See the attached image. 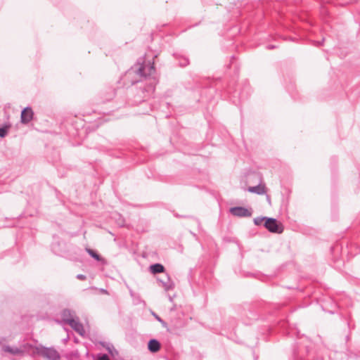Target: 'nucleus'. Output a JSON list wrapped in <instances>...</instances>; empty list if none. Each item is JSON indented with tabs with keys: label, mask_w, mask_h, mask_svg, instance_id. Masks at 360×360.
<instances>
[{
	"label": "nucleus",
	"mask_w": 360,
	"mask_h": 360,
	"mask_svg": "<svg viewBox=\"0 0 360 360\" xmlns=\"http://www.w3.org/2000/svg\"><path fill=\"white\" fill-rule=\"evenodd\" d=\"M155 71L153 63H149L148 64L137 63L126 72L125 77L130 79L135 76L136 77L131 80V84H134L139 82L142 78L153 75Z\"/></svg>",
	"instance_id": "obj_2"
},
{
	"label": "nucleus",
	"mask_w": 360,
	"mask_h": 360,
	"mask_svg": "<svg viewBox=\"0 0 360 360\" xmlns=\"http://www.w3.org/2000/svg\"><path fill=\"white\" fill-rule=\"evenodd\" d=\"M58 158V155H57V156L54 158V161H56Z\"/></svg>",
	"instance_id": "obj_31"
},
{
	"label": "nucleus",
	"mask_w": 360,
	"mask_h": 360,
	"mask_svg": "<svg viewBox=\"0 0 360 360\" xmlns=\"http://www.w3.org/2000/svg\"><path fill=\"white\" fill-rule=\"evenodd\" d=\"M100 345H101L103 347H105L106 349V350L110 353L112 355L113 354L112 353V351H115L116 352V350L114 348V346L110 343V342H103V341H101L100 342Z\"/></svg>",
	"instance_id": "obj_17"
},
{
	"label": "nucleus",
	"mask_w": 360,
	"mask_h": 360,
	"mask_svg": "<svg viewBox=\"0 0 360 360\" xmlns=\"http://www.w3.org/2000/svg\"><path fill=\"white\" fill-rule=\"evenodd\" d=\"M129 292H130V295H131L133 298H135L136 295H135V293H134L131 290L129 291Z\"/></svg>",
	"instance_id": "obj_24"
},
{
	"label": "nucleus",
	"mask_w": 360,
	"mask_h": 360,
	"mask_svg": "<svg viewBox=\"0 0 360 360\" xmlns=\"http://www.w3.org/2000/svg\"><path fill=\"white\" fill-rule=\"evenodd\" d=\"M37 353L47 360H60V356L54 347H46L42 345L36 347Z\"/></svg>",
	"instance_id": "obj_3"
},
{
	"label": "nucleus",
	"mask_w": 360,
	"mask_h": 360,
	"mask_svg": "<svg viewBox=\"0 0 360 360\" xmlns=\"http://www.w3.org/2000/svg\"><path fill=\"white\" fill-rule=\"evenodd\" d=\"M60 315H61L62 321L66 324H68V320H72L74 319L73 315H72V311L71 310H70L69 309H64L61 311Z\"/></svg>",
	"instance_id": "obj_13"
},
{
	"label": "nucleus",
	"mask_w": 360,
	"mask_h": 360,
	"mask_svg": "<svg viewBox=\"0 0 360 360\" xmlns=\"http://www.w3.org/2000/svg\"><path fill=\"white\" fill-rule=\"evenodd\" d=\"M149 269L150 272L153 274L163 273L165 271V266L160 263L151 264Z\"/></svg>",
	"instance_id": "obj_15"
},
{
	"label": "nucleus",
	"mask_w": 360,
	"mask_h": 360,
	"mask_svg": "<svg viewBox=\"0 0 360 360\" xmlns=\"http://www.w3.org/2000/svg\"><path fill=\"white\" fill-rule=\"evenodd\" d=\"M267 201H269V203L271 202L270 198H269V196H268V195H267Z\"/></svg>",
	"instance_id": "obj_30"
},
{
	"label": "nucleus",
	"mask_w": 360,
	"mask_h": 360,
	"mask_svg": "<svg viewBox=\"0 0 360 360\" xmlns=\"http://www.w3.org/2000/svg\"><path fill=\"white\" fill-rule=\"evenodd\" d=\"M264 226L271 233H281L283 231L282 224L275 218L266 217Z\"/></svg>",
	"instance_id": "obj_4"
},
{
	"label": "nucleus",
	"mask_w": 360,
	"mask_h": 360,
	"mask_svg": "<svg viewBox=\"0 0 360 360\" xmlns=\"http://www.w3.org/2000/svg\"><path fill=\"white\" fill-rule=\"evenodd\" d=\"M248 191L250 193H256L258 195H263L266 192V188L264 186L259 184L255 186L248 187Z\"/></svg>",
	"instance_id": "obj_14"
},
{
	"label": "nucleus",
	"mask_w": 360,
	"mask_h": 360,
	"mask_svg": "<svg viewBox=\"0 0 360 360\" xmlns=\"http://www.w3.org/2000/svg\"><path fill=\"white\" fill-rule=\"evenodd\" d=\"M158 281L160 282L162 284V286L164 288V289L166 291H168L169 290H172L174 287V283L169 276V275L166 276V280H162L158 278Z\"/></svg>",
	"instance_id": "obj_12"
},
{
	"label": "nucleus",
	"mask_w": 360,
	"mask_h": 360,
	"mask_svg": "<svg viewBox=\"0 0 360 360\" xmlns=\"http://www.w3.org/2000/svg\"><path fill=\"white\" fill-rule=\"evenodd\" d=\"M3 349L4 352H8L11 354H13V355H18V354H23V351L17 347H10L9 345H6L3 347Z\"/></svg>",
	"instance_id": "obj_16"
},
{
	"label": "nucleus",
	"mask_w": 360,
	"mask_h": 360,
	"mask_svg": "<svg viewBox=\"0 0 360 360\" xmlns=\"http://www.w3.org/2000/svg\"><path fill=\"white\" fill-rule=\"evenodd\" d=\"M328 312H329V313H330V314H333V313H334V312H333V311H328Z\"/></svg>",
	"instance_id": "obj_32"
},
{
	"label": "nucleus",
	"mask_w": 360,
	"mask_h": 360,
	"mask_svg": "<svg viewBox=\"0 0 360 360\" xmlns=\"http://www.w3.org/2000/svg\"><path fill=\"white\" fill-rule=\"evenodd\" d=\"M188 63V60H185V61H183V64H181V65H186Z\"/></svg>",
	"instance_id": "obj_25"
},
{
	"label": "nucleus",
	"mask_w": 360,
	"mask_h": 360,
	"mask_svg": "<svg viewBox=\"0 0 360 360\" xmlns=\"http://www.w3.org/2000/svg\"><path fill=\"white\" fill-rule=\"evenodd\" d=\"M100 291H101L102 293H104V294H107V293H108L107 290L103 289V288H101V289H100Z\"/></svg>",
	"instance_id": "obj_23"
},
{
	"label": "nucleus",
	"mask_w": 360,
	"mask_h": 360,
	"mask_svg": "<svg viewBox=\"0 0 360 360\" xmlns=\"http://www.w3.org/2000/svg\"><path fill=\"white\" fill-rule=\"evenodd\" d=\"M68 325L78 334L83 335L84 329L83 325L79 322L78 318L77 319L68 320Z\"/></svg>",
	"instance_id": "obj_9"
},
{
	"label": "nucleus",
	"mask_w": 360,
	"mask_h": 360,
	"mask_svg": "<svg viewBox=\"0 0 360 360\" xmlns=\"http://www.w3.org/2000/svg\"><path fill=\"white\" fill-rule=\"evenodd\" d=\"M34 117V112L30 107H26L21 112L20 121L22 124L29 123Z\"/></svg>",
	"instance_id": "obj_8"
},
{
	"label": "nucleus",
	"mask_w": 360,
	"mask_h": 360,
	"mask_svg": "<svg viewBox=\"0 0 360 360\" xmlns=\"http://www.w3.org/2000/svg\"><path fill=\"white\" fill-rule=\"evenodd\" d=\"M169 297V300L172 302H173V297H171L170 295L168 296Z\"/></svg>",
	"instance_id": "obj_27"
},
{
	"label": "nucleus",
	"mask_w": 360,
	"mask_h": 360,
	"mask_svg": "<svg viewBox=\"0 0 360 360\" xmlns=\"http://www.w3.org/2000/svg\"><path fill=\"white\" fill-rule=\"evenodd\" d=\"M51 250L55 255L62 256L65 252V243L54 237L51 243Z\"/></svg>",
	"instance_id": "obj_6"
},
{
	"label": "nucleus",
	"mask_w": 360,
	"mask_h": 360,
	"mask_svg": "<svg viewBox=\"0 0 360 360\" xmlns=\"http://www.w3.org/2000/svg\"><path fill=\"white\" fill-rule=\"evenodd\" d=\"M152 314L154 316V317L156 319L157 321H158L159 322H160L162 323H165L163 320L158 315H157L155 313L153 312Z\"/></svg>",
	"instance_id": "obj_20"
},
{
	"label": "nucleus",
	"mask_w": 360,
	"mask_h": 360,
	"mask_svg": "<svg viewBox=\"0 0 360 360\" xmlns=\"http://www.w3.org/2000/svg\"><path fill=\"white\" fill-rule=\"evenodd\" d=\"M188 63V60H185V61H183V64H181V65H186Z\"/></svg>",
	"instance_id": "obj_26"
},
{
	"label": "nucleus",
	"mask_w": 360,
	"mask_h": 360,
	"mask_svg": "<svg viewBox=\"0 0 360 360\" xmlns=\"http://www.w3.org/2000/svg\"><path fill=\"white\" fill-rule=\"evenodd\" d=\"M98 360H110V359L106 354H104L103 356L99 358Z\"/></svg>",
	"instance_id": "obj_22"
},
{
	"label": "nucleus",
	"mask_w": 360,
	"mask_h": 360,
	"mask_svg": "<svg viewBox=\"0 0 360 360\" xmlns=\"http://www.w3.org/2000/svg\"><path fill=\"white\" fill-rule=\"evenodd\" d=\"M86 252L95 260L100 262L101 264L105 265L107 264L106 260L103 258L98 252L89 248H85Z\"/></svg>",
	"instance_id": "obj_11"
},
{
	"label": "nucleus",
	"mask_w": 360,
	"mask_h": 360,
	"mask_svg": "<svg viewBox=\"0 0 360 360\" xmlns=\"http://www.w3.org/2000/svg\"><path fill=\"white\" fill-rule=\"evenodd\" d=\"M229 212L232 215L238 217H249L252 215L251 210L240 206L232 207Z\"/></svg>",
	"instance_id": "obj_5"
},
{
	"label": "nucleus",
	"mask_w": 360,
	"mask_h": 360,
	"mask_svg": "<svg viewBox=\"0 0 360 360\" xmlns=\"http://www.w3.org/2000/svg\"><path fill=\"white\" fill-rule=\"evenodd\" d=\"M274 48H275L274 46H271V45L268 46V49H274Z\"/></svg>",
	"instance_id": "obj_28"
},
{
	"label": "nucleus",
	"mask_w": 360,
	"mask_h": 360,
	"mask_svg": "<svg viewBox=\"0 0 360 360\" xmlns=\"http://www.w3.org/2000/svg\"><path fill=\"white\" fill-rule=\"evenodd\" d=\"M147 346H148V349L151 353H156L158 351H160V349L161 348V344H160V341L155 338H152V339L149 340V341L148 342Z\"/></svg>",
	"instance_id": "obj_10"
},
{
	"label": "nucleus",
	"mask_w": 360,
	"mask_h": 360,
	"mask_svg": "<svg viewBox=\"0 0 360 360\" xmlns=\"http://www.w3.org/2000/svg\"><path fill=\"white\" fill-rule=\"evenodd\" d=\"M116 94V91L112 87H106L100 93V97L103 102L111 101Z\"/></svg>",
	"instance_id": "obj_7"
},
{
	"label": "nucleus",
	"mask_w": 360,
	"mask_h": 360,
	"mask_svg": "<svg viewBox=\"0 0 360 360\" xmlns=\"http://www.w3.org/2000/svg\"><path fill=\"white\" fill-rule=\"evenodd\" d=\"M11 127L10 124H4L3 126L0 127V135H6L8 132V129Z\"/></svg>",
	"instance_id": "obj_18"
},
{
	"label": "nucleus",
	"mask_w": 360,
	"mask_h": 360,
	"mask_svg": "<svg viewBox=\"0 0 360 360\" xmlns=\"http://www.w3.org/2000/svg\"><path fill=\"white\" fill-rule=\"evenodd\" d=\"M76 278L79 280L84 281L86 278V276L84 274H77Z\"/></svg>",
	"instance_id": "obj_21"
},
{
	"label": "nucleus",
	"mask_w": 360,
	"mask_h": 360,
	"mask_svg": "<svg viewBox=\"0 0 360 360\" xmlns=\"http://www.w3.org/2000/svg\"><path fill=\"white\" fill-rule=\"evenodd\" d=\"M266 219V217H258L254 219V224L256 226H260L262 222H264V220Z\"/></svg>",
	"instance_id": "obj_19"
},
{
	"label": "nucleus",
	"mask_w": 360,
	"mask_h": 360,
	"mask_svg": "<svg viewBox=\"0 0 360 360\" xmlns=\"http://www.w3.org/2000/svg\"><path fill=\"white\" fill-rule=\"evenodd\" d=\"M11 253V251H7L5 254H6V255H10Z\"/></svg>",
	"instance_id": "obj_29"
},
{
	"label": "nucleus",
	"mask_w": 360,
	"mask_h": 360,
	"mask_svg": "<svg viewBox=\"0 0 360 360\" xmlns=\"http://www.w3.org/2000/svg\"><path fill=\"white\" fill-rule=\"evenodd\" d=\"M293 360H329L324 347H318L307 337L301 338L292 348Z\"/></svg>",
	"instance_id": "obj_1"
}]
</instances>
